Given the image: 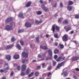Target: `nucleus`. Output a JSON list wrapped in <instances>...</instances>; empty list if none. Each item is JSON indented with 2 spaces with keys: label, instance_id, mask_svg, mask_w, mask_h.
Wrapping results in <instances>:
<instances>
[{
  "label": "nucleus",
  "instance_id": "2eb2a0df",
  "mask_svg": "<svg viewBox=\"0 0 79 79\" xmlns=\"http://www.w3.org/2000/svg\"><path fill=\"white\" fill-rule=\"evenodd\" d=\"M19 18H24V16H23V14L22 12H21L19 14L18 16Z\"/></svg>",
  "mask_w": 79,
  "mask_h": 79
},
{
  "label": "nucleus",
  "instance_id": "e433bc0d",
  "mask_svg": "<svg viewBox=\"0 0 79 79\" xmlns=\"http://www.w3.org/2000/svg\"><path fill=\"white\" fill-rule=\"evenodd\" d=\"M33 74H34V73H31V74H30L28 75V77H31L33 75Z\"/></svg>",
  "mask_w": 79,
  "mask_h": 79
},
{
  "label": "nucleus",
  "instance_id": "b1692460",
  "mask_svg": "<svg viewBox=\"0 0 79 79\" xmlns=\"http://www.w3.org/2000/svg\"><path fill=\"white\" fill-rule=\"evenodd\" d=\"M67 8L69 11H71L72 10V7L71 6H68L67 7Z\"/></svg>",
  "mask_w": 79,
  "mask_h": 79
},
{
  "label": "nucleus",
  "instance_id": "aec40b11",
  "mask_svg": "<svg viewBox=\"0 0 79 79\" xmlns=\"http://www.w3.org/2000/svg\"><path fill=\"white\" fill-rule=\"evenodd\" d=\"M19 57V55H17V56H15V55L13 56L14 58L15 59H18Z\"/></svg>",
  "mask_w": 79,
  "mask_h": 79
},
{
  "label": "nucleus",
  "instance_id": "e2e57ef3",
  "mask_svg": "<svg viewBox=\"0 0 79 79\" xmlns=\"http://www.w3.org/2000/svg\"><path fill=\"white\" fill-rule=\"evenodd\" d=\"M31 38H34L35 37V36L34 35H32L31 36Z\"/></svg>",
  "mask_w": 79,
  "mask_h": 79
},
{
  "label": "nucleus",
  "instance_id": "a18cd8bd",
  "mask_svg": "<svg viewBox=\"0 0 79 79\" xmlns=\"http://www.w3.org/2000/svg\"><path fill=\"white\" fill-rule=\"evenodd\" d=\"M38 58H41V57H42V55H41L40 54L38 56Z\"/></svg>",
  "mask_w": 79,
  "mask_h": 79
},
{
  "label": "nucleus",
  "instance_id": "c85d7f7f",
  "mask_svg": "<svg viewBox=\"0 0 79 79\" xmlns=\"http://www.w3.org/2000/svg\"><path fill=\"white\" fill-rule=\"evenodd\" d=\"M59 46L60 47V48H64V46L61 44H59Z\"/></svg>",
  "mask_w": 79,
  "mask_h": 79
},
{
  "label": "nucleus",
  "instance_id": "20e7f679",
  "mask_svg": "<svg viewBox=\"0 0 79 79\" xmlns=\"http://www.w3.org/2000/svg\"><path fill=\"white\" fill-rule=\"evenodd\" d=\"M6 31H11L12 30V26L7 25L6 27Z\"/></svg>",
  "mask_w": 79,
  "mask_h": 79
},
{
  "label": "nucleus",
  "instance_id": "49530a36",
  "mask_svg": "<svg viewBox=\"0 0 79 79\" xmlns=\"http://www.w3.org/2000/svg\"><path fill=\"white\" fill-rule=\"evenodd\" d=\"M20 43L21 45H23V41H20Z\"/></svg>",
  "mask_w": 79,
  "mask_h": 79
},
{
  "label": "nucleus",
  "instance_id": "1a4fd4ad",
  "mask_svg": "<svg viewBox=\"0 0 79 79\" xmlns=\"http://www.w3.org/2000/svg\"><path fill=\"white\" fill-rule=\"evenodd\" d=\"M26 69V65L23 64L22 65V71H24Z\"/></svg>",
  "mask_w": 79,
  "mask_h": 79
},
{
  "label": "nucleus",
  "instance_id": "412c9836",
  "mask_svg": "<svg viewBox=\"0 0 79 79\" xmlns=\"http://www.w3.org/2000/svg\"><path fill=\"white\" fill-rule=\"evenodd\" d=\"M78 59H79V58L78 57H73L72 59V61H75L76 60H77Z\"/></svg>",
  "mask_w": 79,
  "mask_h": 79
},
{
  "label": "nucleus",
  "instance_id": "423d86ee",
  "mask_svg": "<svg viewBox=\"0 0 79 79\" xmlns=\"http://www.w3.org/2000/svg\"><path fill=\"white\" fill-rule=\"evenodd\" d=\"M22 55L25 58H27V57H28V54L27 52H23L22 53Z\"/></svg>",
  "mask_w": 79,
  "mask_h": 79
},
{
  "label": "nucleus",
  "instance_id": "6ab92c4d",
  "mask_svg": "<svg viewBox=\"0 0 79 79\" xmlns=\"http://www.w3.org/2000/svg\"><path fill=\"white\" fill-rule=\"evenodd\" d=\"M35 23L36 24H40V23H42V20H40L39 21L37 20H36Z\"/></svg>",
  "mask_w": 79,
  "mask_h": 79
},
{
  "label": "nucleus",
  "instance_id": "f8f14e48",
  "mask_svg": "<svg viewBox=\"0 0 79 79\" xmlns=\"http://www.w3.org/2000/svg\"><path fill=\"white\" fill-rule=\"evenodd\" d=\"M64 60V58H62V57L61 56L59 57L58 59H57L56 60V61H60V60H61V61H62V60Z\"/></svg>",
  "mask_w": 79,
  "mask_h": 79
},
{
  "label": "nucleus",
  "instance_id": "cd10ccee",
  "mask_svg": "<svg viewBox=\"0 0 79 79\" xmlns=\"http://www.w3.org/2000/svg\"><path fill=\"white\" fill-rule=\"evenodd\" d=\"M54 36L55 38H58V34L55 33L54 34Z\"/></svg>",
  "mask_w": 79,
  "mask_h": 79
},
{
  "label": "nucleus",
  "instance_id": "052dcab7",
  "mask_svg": "<svg viewBox=\"0 0 79 79\" xmlns=\"http://www.w3.org/2000/svg\"><path fill=\"white\" fill-rule=\"evenodd\" d=\"M22 62V63H24V62H25V60H23Z\"/></svg>",
  "mask_w": 79,
  "mask_h": 79
},
{
  "label": "nucleus",
  "instance_id": "c756f323",
  "mask_svg": "<svg viewBox=\"0 0 79 79\" xmlns=\"http://www.w3.org/2000/svg\"><path fill=\"white\" fill-rule=\"evenodd\" d=\"M24 31V30L23 29H20L18 31L19 33H21V32H23Z\"/></svg>",
  "mask_w": 79,
  "mask_h": 79
},
{
  "label": "nucleus",
  "instance_id": "f257e3e1",
  "mask_svg": "<svg viewBox=\"0 0 79 79\" xmlns=\"http://www.w3.org/2000/svg\"><path fill=\"white\" fill-rule=\"evenodd\" d=\"M56 29L57 31H59L60 28L58 27L56 25H53L52 26V29L51 30L53 32H55V29Z\"/></svg>",
  "mask_w": 79,
  "mask_h": 79
},
{
  "label": "nucleus",
  "instance_id": "774afa93",
  "mask_svg": "<svg viewBox=\"0 0 79 79\" xmlns=\"http://www.w3.org/2000/svg\"><path fill=\"white\" fill-rule=\"evenodd\" d=\"M42 55H43V56H45V53H43V54H42Z\"/></svg>",
  "mask_w": 79,
  "mask_h": 79
},
{
  "label": "nucleus",
  "instance_id": "9d476101",
  "mask_svg": "<svg viewBox=\"0 0 79 79\" xmlns=\"http://www.w3.org/2000/svg\"><path fill=\"white\" fill-rule=\"evenodd\" d=\"M25 25L26 27H29L31 26V24L28 22L26 23Z\"/></svg>",
  "mask_w": 79,
  "mask_h": 79
},
{
  "label": "nucleus",
  "instance_id": "603ef678",
  "mask_svg": "<svg viewBox=\"0 0 79 79\" xmlns=\"http://www.w3.org/2000/svg\"><path fill=\"white\" fill-rule=\"evenodd\" d=\"M50 75H51V73H48V77H49V76H50Z\"/></svg>",
  "mask_w": 79,
  "mask_h": 79
},
{
  "label": "nucleus",
  "instance_id": "a878e982",
  "mask_svg": "<svg viewBox=\"0 0 79 79\" xmlns=\"http://www.w3.org/2000/svg\"><path fill=\"white\" fill-rule=\"evenodd\" d=\"M52 57L51 56L50 57H47L46 58V60H52Z\"/></svg>",
  "mask_w": 79,
  "mask_h": 79
},
{
  "label": "nucleus",
  "instance_id": "58836bf2",
  "mask_svg": "<svg viewBox=\"0 0 79 79\" xmlns=\"http://www.w3.org/2000/svg\"><path fill=\"white\" fill-rule=\"evenodd\" d=\"M52 68V66L51 65L49 66L47 68L48 70H50Z\"/></svg>",
  "mask_w": 79,
  "mask_h": 79
},
{
  "label": "nucleus",
  "instance_id": "5fc2aeb1",
  "mask_svg": "<svg viewBox=\"0 0 79 79\" xmlns=\"http://www.w3.org/2000/svg\"><path fill=\"white\" fill-rule=\"evenodd\" d=\"M73 33H74V31H72L71 32L70 34H73Z\"/></svg>",
  "mask_w": 79,
  "mask_h": 79
},
{
  "label": "nucleus",
  "instance_id": "864d4df0",
  "mask_svg": "<svg viewBox=\"0 0 79 79\" xmlns=\"http://www.w3.org/2000/svg\"><path fill=\"white\" fill-rule=\"evenodd\" d=\"M9 68H10L9 67H8L5 69L6 70H8V69H9Z\"/></svg>",
  "mask_w": 79,
  "mask_h": 79
},
{
  "label": "nucleus",
  "instance_id": "680f3d73",
  "mask_svg": "<svg viewBox=\"0 0 79 79\" xmlns=\"http://www.w3.org/2000/svg\"><path fill=\"white\" fill-rule=\"evenodd\" d=\"M75 70H76V71H79V69H78V68H76V69H75Z\"/></svg>",
  "mask_w": 79,
  "mask_h": 79
},
{
  "label": "nucleus",
  "instance_id": "4be33fe9",
  "mask_svg": "<svg viewBox=\"0 0 79 79\" xmlns=\"http://www.w3.org/2000/svg\"><path fill=\"white\" fill-rule=\"evenodd\" d=\"M58 52H59V50H58V49L57 48L55 49V51H54V53L55 54H56V53H58Z\"/></svg>",
  "mask_w": 79,
  "mask_h": 79
},
{
  "label": "nucleus",
  "instance_id": "3c124183",
  "mask_svg": "<svg viewBox=\"0 0 79 79\" xmlns=\"http://www.w3.org/2000/svg\"><path fill=\"white\" fill-rule=\"evenodd\" d=\"M73 78L74 79H77V77H76V76L74 75L73 76Z\"/></svg>",
  "mask_w": 79,
  "mask_h": 79
},
{
  "label": "nucleus",
  "instance_id": "dca6fc26",
  "mask_svg": "<svg viewBox=\"0 0 79 79\" xmlns=\"http://www.w3.org/2000/svg\"><path fill=\"white\" fill-rule=\"evenodd\" d=\"M40 48L42 49H44V50H47L48 49V48L46 46H40Z\"/></svg>",
  "mask_w": 79,
  "mask_h": 79
},
{
  "label": "nucleus",
  "instance_id": "2f4dec72",
  "mask_svg": "<svg viewBox=\"0 0 79 79\" xmlns=\"http://www.w3.org/2000/svg\"><path fill=\"white\" fill-rule=\"evenodd\" d=\"M37 15H41L42 14V12L41 11H38L36 12Z\"/></svg>",
  "mask_w": 79,
  "mask_h": 79
},
{
  "label": "nucleus",
  "instance_id": "6e6d98bb",
  "mask_svg": "<svg viewBox=\"0 0 79 79\" xmlns=\"http://www.w3.org/2000/svg\"><path fill=\"white\" fill-rule=\"evenodd\" d=\"M17 68L18 69H19H19H20V66H18Z\"/></svg>",
  "mask_w": 79,
  "mask_h": 79
},
{
  "label": "nucleus",
  "instance_id": "bf43d9fd",
  "mask_svg": "<svg viewBox=\"0 0 79 79\" xmlns=\"http://www.w3.org/2000/svg\"><path fill=\"white\" fill-rule=\"evenodd\" d=\"M40 3H43V1H42V0H40Z\"/></svg>",
  "mask_w": 79,
  "mask_h": 79
},
{
  "label": "nucleus",
  "instance_id": "39448f33",
  "mask_svg": "<svg viewBox=\"0 0 79 79\" xmlns=\"http://www.w3.org/2000/svg\"><path fill=\"white\" fill-rule=\"evenodd\" d=\"M63 63H64V62H62L61 63L59 64L56 67V70H57V69H59L60 68H61L62 66L63 65Z\"/></svg>",
  "mask_w": 79,
  "mask_h": 79
},
{
  "label": "nucleus",
  "instance_id": "c9c22d12",
  "mask_svg": "<svg viewBox=\"0 0 79 79\" xmlns=\"http://www.w3.org/2000/svg\"><path fill=\"white\" fill-rule=\"evenodd\" d=\"M79 18V16L78 15H75V18L76 19H78V18Z\"/></svg>",
  "mask_w": 79,
  "mask_h": 79
},
{
  "label": "nucleus",
  "instance_id": "c03bdc74",
  "mask_svg": "<svg viewBox=\"0 0 79 79\" xmlns=\"http://www.w3.org/2000/svg\"><path fill=\"white\" fill-rule=\"evenodd\" d=\"M14 74V72H11L10 74V75L11 76H12Z\"/></svg>",
  "mask_w": 79,
  "mask_h": 79
},
{
  "label": "nucleus",
  "instance_id": "79ce46f5",
  "mask_svg": "<svg viewBox=\"0 0 79 79\" xmlns=\"http://www.w3.org/2000/svg\"><path fill=\"white\" fill-rule=\"evenodd\" d=\"M73 42L75 44H77L78 43L77 41L75 40L73 41Z\"/></svg>",
  "mask_w": 79,
  "mask_h": 79
},
{
  "label": "nucleus",
  "instance_id": "f704fd0d",
  "mask_svg": "<svg viewBox=\"0 0 79 79\" xmlns=\"http://www.w3.org/2000/svg\"><path fill=\"white\" fill-rule=\"evenodd\" d=\"M63 23H64V24H67L68 23V22L67 20H64L63 22Z\"/></svg>",
  "mask_w": 79,
  "mask_h": 79
},
{
  "label": "nucleus",
  "instance_id": "393cba45",
  "mask_svg": "<svg viewBox=\"0 0 79 79\" xmlns=\"http://www.w3.org/2000/svg\"><path fill=\"white\" fill-rule=\"evenodd\" d=\"M46 66H47V65H45V63H43L42 64V68H46Z\"/></svg>",
  "mask_w": 79,
  "mask_h": 79
},
{
  "label": "nucleus",
  "instance_id": "37998d69",
  "mask_svg": "<svg viewBox=\"0 0 79 79\" xmlns=\"http://www.w3.org/2000/svg\"><path fill=\"white\" fill-rule=\"evenodd\" d=\"M21 76H24V75H25V73L24 72H21Z\"/></svg>",
  "mask_w": 79,
  "mask_h": 79
},
{
  "label": "nucleus",
  "instance_id": "338daca9",
  "mask_svg": "<svg viewBox=\"0 0 79 79\" xmlns=\"http://www.w3.org/2000/svg\"><path fill=\"white\" fill-rule=\"evenodd\" d=\"M53 6L54 7H56V4H55Z\"/></svg>",
  "mask_w": 79,
  "mask_h": 79
},
{
  "label": "nucleus",
  "instance_id": "6e6552de",
  "mask_svg": "<svg viewBox=\"0 0 79 79\" xmlns=\"http://www.w3.org/2000/svg\"><path fill=\"white\" fill-rule=\"evenodd\" d=\"M13 20V18L12 17H10L7 19L6 20V23H9L10 21H11Z\"/></svg>",
  "mask_w": 79,
  "mask_h": 79
},
{
  "label": "nucleus",
  "instance_id": "f03ea898",
  "mask_svg": "<svg viewBox=\"0 0 79 79\" xmlns=\"http://www.w3.org/2000/svg\"><path fill=\"white\" fill-rule=\"evenodd\" d=\"M64 69L63 70L62 73H61V75H63L64 77H66L68 76V73H67L66 71H63Z\"/></svg>",
  "mask_w": 79,
  "mask_h": 79
},
{
  "label": "nucleus",
  "instance_id": "4c0bfd02",
  "mask_svg": "<svg viewBox=\"0 0 79 79\" xmlns=\"http://www.w3.org/2000/svg\"><path fill=\"white\" fill-rule=\"evenodd\" d=\"M39 72H37L35 73V75L36 76H39Z\"/></svg>",
  "mask_w": 79,
  "mask_h": 79
},
{
  "label": "nucleus",
  "instance_id": "5701e85b",
  "mask_svg": "<svg viewBox=\"0 0 79 79\" xmlns=\"http://www.w3.org/2000/svg\"><path fill=\"white\" fill-rule=\"evenodd\" d=\"M16 47L17 48L19 49V50H20L21 48V47L19 44H17Z\"/></svg>",
  "mask_w": 79,
  "mask_h": 79
},
{
  "label": "nucleus",
  "instance_id": "7ed1b4c3",
  "mask_svg": "<svg viewBox=\"0 0 79 79\" xmlns=\"http://www.w3.org/2000/svg\"><path fill=\"white\" fill-rule=\"evenodd\" d=\"M68 36L66 35H65L62 38V40L64 41H67L68 40Z\"/></svg>",
  "mask_w": 79,
  "mask_h": 79
},
{
  "label": "nucleus",
  "instance_id": "a19ab883",
  "mask_svg": "<svg viewBox=\"0 0 79 79\" xmlns=\"http://www.w3.org/2000/svg\"><path fill=\"white\" fill-rule=\"evenodd\" d=\"M11 41H12V42H14V41H15V37H12L11 39Z\"/></svg>",
  "mask_w": 79,
  "mask_h": 79
},
{
  "label": "nucleus",
  "instance_id": "09e8293b",
  "mask_svg": "<svg viewBox=\"0 0 79 79\" xmlns=\"http://www.w3.org/2000/svg\"><path fill=\"white\" fill-rule=\"evenodd\" d=\"M56 62L53 61V65H55V64H56Z\"/></svg>",
  "mask_w": 79,
  "mask_h": 79
},
{
  "label": "nucleus",
  "instance_id": "ea45409f",
  "mask_svg": "<svg viewBox=\"0 0 79 79\" xmlns=\"http://www.w3.org/2000/svg\"><path fill=\"white\" fill-rule=\"evenodd\" d=\"M41 68V67L40 66H38L37 67V69H40Z\"/></svg>",
  "mask_w": 79,
  "mask_h": 79
},
{
  "label": "nucleus",
  "instance_id": "de8ad7c7",
  "mask_svg": "<svg viewBox=\"0 0 79 79\" xmlns=\"http://www.w3.org/2000/svg\"><path fill=\"white\" fill-rule=\"evenodd\" d=\"M58 58V56L56 55L54 56V58L55 59H56Z\"/></svg>",
  "mask_w": 79,
  "mask_h": 79
},
{
  "label": "nucleus",
  "instance_id": "72a5a7b5",
  "mask_svg": "<svg viewBox=\"0 0 79 79\" xmlns=\"http://www.w3.org/2000/svg\"><path fill=\"white\" fill-rule=\"evenodd\" d=\"M69 2V5H71L73 4V2L72 1H70Z\"/></svg>",
  "mask_w": 79,
  "mask_h": 79
},
{
  "label": "nucleus",
  "instance_id": "7c9ffc66",
  "mask_svg": "<svg viewBox=\"0 0 79 79\" xmlns=\"http://www.w3.org/2000/svg\"><path fill=\"white\" fill-rule=\"evenodd\" d=\"M63 19L62 18H60L58 20V22L59 23H61L62 20H63Z\"/></svg>",
  "mask_w": 79,
  "mask_h": 79
},
{
  "label": "nucleus",
  "instance_id": "69168bd1",
  "mask_svg": "<svg viewBox=\"0 0 79 79\" xmlns=\"http://www.w3.org/2000/svg\"><path fill=\"white\" fill-rule=\"evenodd\" d=\"M32 62H36V60H32Z\"/></svg>",
  "mask_w": 79,
  "mask_h": 79
},
{
  "label": "nucleus",
  "instance_id": "0e129e2a",
  "mask_svg": "<svg viewBox=\"0 0 79 79\" xmlns=\"http://www.w3.org/2000/svg\"><path fill=\"white\" fill-rule=\"evenodd\" d=\"M46 37L47 38L48 37H49V35L47 34L46 35Z\"/></svg>",
  "mask_w": 79,
  "mask_h": 79
},
{
  "label": "nucleus",
  "instance_id": "a211bd4d",
  "mask_svg": "<svg viewBox=\"0 0 79 79\" xmlns=\"http://www.w3.org/2000/svg\"><path fill=\"white\" fill-rule=\"evenodd\" d=\"M31 3H32V2L31 1H29L27 3V4L26 5V6H27V7L28 6H30Z\"/></svg>",
  "mask_w": 79,
  "mask_h": 79
},
{
  "label": "nucleus",
  "instance_id": "bb28decb",
  "mask_svg": "<svg viewBox=\"0 0 79 79\" xmlns=\"http://www.w3.org/2000/svg\"><path fill=\"white\" fill-rule=\"evenodd\" d=\"M36 40L37 41V43H39V37H38L35 38Z\"/></svg>",
  "mask_w": 79,
  "mask_h": 79
},
{
  "label": "nucleus",
  "instance_id": "4468645a",
  "mask_svg": "<svg viewBox=\"0 0 79 79\" xmlns=\"http://www.w3.org/2000/svg\"><path fill=\"white\" fill-rule=\"evenodd\" d=\"M13 47V44H12L11 45H8L6 46V49H9V48H11L12 47Z\"/></svg>",
  "mask_w": 79,
  "mask_h": 79
},
{
  "label": "nucleus",
  "instance_id": "0eeeda50",
  "mask_svg": "<svg viewBox=\"0 0 79 79\" xmlns=\"http://www.w3.org/2000/svg\"><path fill=\"white\" fill-rule=\"evenodd\" d=\"M41 8L45 11H48V8H47V7H45V6L44 5H42Z\"/></svg>",
  "mask_w": 79,
  "mask_h": 79
},
{
  "label": "nucleus",
  "instance_id": "ddd939ff",
  "mask_svg": "<svg viewBox=\"0 0 79 79\" xmlns=\"http://www.w3.org/2000/svg\"><path fill=\"white\" fill-rule=\"evenodd\" d=\"M6 58L8 61H10L11 60V56L10 55H7L6 56Z\"/></svg>",
  "mask_w": 79,
  "mask_h": 79
},
{
  "label": "nucleus",
  "instance_id": "4d7b16f0",
  "mask_svg": "<svg viewBox=\"0 0 79 79\" xmlns=\"http://www.w3.org/2000/svg\"><path fill=\"white\" fill-rule=\"evenodd\" d=\"M60 6L61 7H63V4H62V3H60Z\"/></svg>",
  "mask_w": 79,
  "mask_h": 79
},
{
  "label": "nucleus",
  "instance_id": "f3484780",
  "mask_svg": "<svg viewBox=\"0 0 79 79\" xmlns=\"http://www.w3.org/2000/svg\"><path fill=\"white\" fill-rule=\"evenodd\" d=\"M48 53L50 56H52V50L49 49L48 50Z\"/></svg>",
  "mask_w": 79,
  "mask_h": 79
},
{
  "label": "nucleus",
  "instance_id": "13d9d810",
  "mask_svg": "<svg viewBox=\"0 0 79 79\" xmlns=\"http://www.w3.org/2000/svg\"><path fill=\"white\" fill-rule=\"evenodd\" d=\"M55 46H57L58 45V43H55Z\"/></svg>",
  "mask_w": 79,
  "mask_h": 79
},
{
  "label": "nucleus",
  "instance_id": "8fccbe9b",
  "mask_svg": "<svg viewBox=\"0 0 79 79\" xmlns=\"http://www.w3.org/2000/svg\"><path fill=\"white\" fill-rule=\"evenodd\" d=\"M4 71V70L2 69H1L0 70V72H1V73H3Z\"/></svg>",
  "mask_w": 79,
  "mask_h": 79
},
{
  "label": "nucleus",
  "instance_id": "473e14b6",
  "mask_svg": "<svg viewBox=\"0 0 79 79\" xmlns=\"http://www.w3.org/2000/svg\"><path fill=\"white\" fill-rule=\"evenodd\" d=\"M71 27H69L68 28L66 29V32H68V31L71 30Z\"/></svg>",
  "mask_w": 79,
  "mask_h": 79
},
{
  "label": "nucleus",
  "instance_id": "9b49d317",
  "mask_svg": "<svg viewBox=\"0 0 79 79\" xmlns=\"http://www.w3.org/2000/svg\"><path fill=\"white\" fill-rule=\"evenodd\" d=\"M31 72V69L29 68H28L26 70V75L29 74Z\"/></svg>",
  "mask_w": 79,
  "mask_h": 79
}]
</instances>
